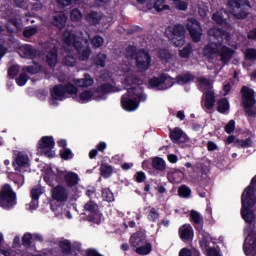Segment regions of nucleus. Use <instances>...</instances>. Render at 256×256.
I'll return each mask as SVG.
<instances>
[{"label": "nucleus", "instance_id": "nucleus-1", "mask_svg": "<svg viewBox=\"0 0 256 256\" xmlns=\"http://www.w3.org/2000/svg\"><path fill=\"white\" fill-rule=\"evenodd\" d=\"M208 37L217 42H210L204 47V56L208 59L213 58V55H219V51L223 43L231 42V33L217 27L208 29Z\"/></svg>", "mask_w": 256, "mask_h": 256}, {"label": "nucleus", "instance_id": "nucleus-2", "mask_svg": "<svg viewBox=\"0 0 256 256\" xmlns=\"http://www.w3.org/2000/svg\"><path fill=\"white\" fill-rule=\"evenodd\" d=\"M63 43L71 47L73 45L75 51L78 53L80 61H87L91 57V48L89 47V40L77 36L70 30L63 32Z\"/></svg>", "mask_w": 256, "mask_h": 256}, {"label": "nucleus", "instance_id": "nucleus-3", "mask_svg": "<svg viewBox=\"0 0 256 256\" xmlns=\"http://www.w3.org/2000/svg\"><path fill=\"white\" fill-rule=\"evenodd\" d=\"M77 93H79V88L71 82L64 85L57 84L50 91V105L57 107L59 105L58 101H64L65 95H77Z\"/></svg>", "mask_w": 256, "mask_h": 256}, {"label": "nucleus", "instance_id": "nucleus-4", "mask_svg": "<svg viewBox=\"0 0 256 256\" xmlns=\"http://www.w3.org/2000/svg\"><path fill=\"white\" fill-rule=\"evenodd\" d=\"M139 87H131L127 89V93L121 97V107L124 111H135L139 107L137 98L139 97L140 101H145V96L143 93H137Z\"/></svg>", "mask_w": 256, "mask_h": 256}, {"label": "nucleus", "instance_id": "nucleus-5", "mask_svg": "<svg viewBox=\"0 0 256 256\" xmlns=\"http://www.w3.org/2000/svg\"><path fill=\"white\" fill-rule=\"evenodd\" d=\"M17 205V193L13 191V188L9 184H4L0 188V207L5 211H11L15 209Z\"/></svg>", "mask_w": 256, "mask_h": 256}, {"label": "nucleus", "instance_id": "nucleus-6", "mask_svg": "<svg viewBox=\"0 0 256 256\" xmlns=\"http://www.w3.org/2000/svg\"><path fill=\"white\" fill-rule=\"evenodd\" d=\"M240 93L242 96V105L244 108V113H246L248 117H256L255 90L247 86H242Z\"/></svg>", "mask_w": 256, "mask_h": 256}, {"label": "nucleus", "instance_id": "nucleus-7", "mask_svg": "<svg viewBox=\"0 0 256 256\" xmlns=\"http://www.w3.org/2000/svg\"><path fill=\"white\" fill-rule=\"evenodd\" d=\"M227 5L235 19H247L249 10L251 9L249 1L243 2V0H228Z\"/></svg>", "mask_w": 256, "mask_h": 256}, {"label": "nucleus", "instance_id": "nucleus-8", "mask_svg": "<svg viewBox=\"0 0 256 256\" xmlns=\"http://www.w3.org/2000/svg\"><path fill=\"white\" fill-rule=\"evenodd\" d=\"M169 31L168 39L174 47H183L185 45V26L183 24H175L173 27L167 28Z\"/></svg>", "mask_w": 256, "mask_h": 256}, {"label": "nucleus", "instance_id": "nucleus-9", "mask_svg": "<svg viewBox=\"0 0 256 256\" xmlns=\"http://www.w3.org/2000/svg\"><path fill=\"white\" fill-rule=\"evenodd\" d=\"M198 83L207 89V92L204 93V107L211 111V109L215 107V92L211 91L213 89V84L210 79L205 77L198 78Z\"/></svg>", "mask_w": 256, "mask_h": 256}, {"label": "nucleus", "instance_id": "nucleus-10", "mask_svg": "<svg viewBox=\"0 0 256 256\" xmlns=\"http://www.w3.org/2000/svg\"><path fill=\"white\" fill-rule=\"evenodd\" d=\"M186 30L188 31L193 43H199L203 37V28L196 18H189L186 22Z\"/></svg>", "mask_w": 256, "mask_h": 256}, {"label": "nucleus", "instance_id": "nucleus-11", "mask_svg": "<svg viewBox=\"0 0 256 256\" xmlns=\"http://www.w3.org/2000/svg\"><path fill=\"white\" fill-rule=\"evenodd\" d=\"M152 168L148 169L151 177H165V171H167V162L162 157L156 156L152 158Z\"/></svg>", "mask_w": 256, "mask_h": 256}, {"label": "nucleus", "instance_id": "nucleus-12", "mask_svg": "<svg viewBox=\"0 0 256 256\" xmlns=\"http://www.w3.org/2000/svg\"><path fill=\"white\" fill-rule=\"evenodd\" d=\"M135 63L138 71L145 73V71H148L149 67H151V54L145 49H140L136 53Z\"/></svg>", "mask_w": 256, "mask_h": 256}, {"label": "nucleus", "instance_id": "nucleus-13", "mask_svg": "<svg viewBox=\"0 0 256 256\" xmlns=\"http://www.w3.org/2000/svg\"><path fill=\"white\" fill-rule=\"evenodd\" d=\"M241 203V217L245 221V223H248V225H252L256 219L255 211L252 210L253 207H249L247 206V204H245V197L243 195L241 196Z\"/></svg>", "mask_w": 256, "mask_h": 256}, {"label": "nucleus", "instance_id": "nucleus-14", "mask_svg": "<svg viewBox=\"0 0 256 256\" xmlns=\"http://www.w3.org/2000/svg\"><path fill=\"white\" fill-rule=\"evenodd\" d=\"M67 173V171L57 169L56 173L53 172L51 176H45L44 181L49 185V187H55V183L53 181H56L59 185H63V183H65Z\"/></svg>", "mask_w": 256, "mask_h": 256}, {"label": "nucleus", "instance_id": "nucleus-15", "mask_svg": "<svg viewBox=\"0 0 256 256\" xmlns=\"http://www.w3.org/2000/svg\"><path fill=\"white\" fill-rule=\"evenodd\" d=\"M52 189V199L57 201V203H67L69 199V193L67 192V188L65 186L58 184L56 187L53 186Z\"/></svg>", "mask_w": 256, "mask_h": 256}, {"label": "nucleus", "instance_id": "nucleus-16", "mask_svg": "<svg viewBox=\"0 0 256 256\" xmlns=\"http://www.w3.org/2000/svg\"><path fill=\"white\" fill-rule=\"evenodd\" d=\"M178 235L183 243H191L194 237L193 226L190 224L182 225L178 230Z\"/></svg>", "mask_w": 256, "mask_h": 256}, {"label": "nucleus", "instance_id": "nucleus-17", "mask_svg": "<svg viewBox=\"0 0 256 256\" xmlns=\"http://www.w3.org/2000/svg\"><path fill=\"white\" fill-rule=\"evenodd\" d=\"M255 182L256 179L252 178L251 184L247 186V188L242 193L245 199V205H247V207H255V198H253V196L255 195V187H253Z\"/></svg>", "mask_w": 256, "mask_h": 256}, {"label": "nucleus", "instance_id": "nucleus-18", "mask_svg": "<svg viewBox=\"0 0 256 256\" xmlns=\"http://www.w3.org/2000/svg\"><path fill=\"white\" fill-rule=\"evenodd\" d=\"M169 137L172 143H187L189 141V136L179 127L170 130Z\"/></svg>", "mask_w": 256, "mask_h": 256}, {"label": "nucleus", "instance_id": "nucleus-19", "mask_svg": "<svg viewBox=\"0 0 256 256\" xmlns=\"http://www.w3.org/2000/svg\"><path fill=\"white\" fill-rule=\"evenodd\" d=\"M57 61H59V47L54 45L46 54V63L48 67L53 68L57 66Z\"/></svg>", "mask_w": 256, "mask_h": 256}, {"label": "nucleus", "instance_id": "nucleus-20", "mask_svg": "<svg viewBox=\"0 0 256 256\" xmlns=\"http://www.w3.org/2000/svg\"><path fill=\"white\" fill-rule=\"evenodd\" d=\"M218 55L220 56V61L223 65H227L231 59H233V55H235V50L227 47V46H220V50Z\"/></svg>", "mask_w": 256, "mask_h": 256}, {"label": "nucleus", "instance_id": "nucleus-21", "mask_svg": "<svg viewBox=\"0 0 256 256\" xmlns=\"http://www.w3.org/2000/svg\"><path fill=\"white\" fill-rule=\"evenodd\" d=\"M45 149H55V139L53 136H43L37 143L38 151H45Z\"/></svg>", "mask_w": 256, "mask_h": 256}, {"label": "nucleus", "instance_id": "nucleus-22", "mask_svg": "<svg viewBox=\"0 0 256 256\" xmlns=\"http://www.w3.org/2000/svg\"><path fill=\"white\" fill-rule=\"evenodd\" d=\"M146 240H147V234H145V232H143V231H137L130 237L129 243H130L131 247H134V249H135V248L143 245Z\"/></svg>", "mask_w": 256, "mask_h": 256}, {"label": "nucleus", "instance_id": "nucleus-23", "mask_svg": "<svg viewBox=\"0 0 256 256\" xmlns=\"http://www.w3.org/2000/svg\"><path fill=\"white\" fill-rule=\"evenodd\" d=\"M95 93H99V96H96V101H101V99H107V93H113V85L110 83H104L95 88Z\"/></svg>", "mask_w": 256, "mask_h": 256}, {"label": "nucleus", "instance_id": "nucleus-24", "mask_svg": "<svg viewBox=\"0 0 256 256\" xmlns=\"http://www.w3.org/2000/svg\"><path fill=\"white\" fill-rule=\"evenodd\" d=\"M243 249L246 254L256 255V237L251 240V233L245 239Z\"/></svg>", "mask_w": 256, "mask_h": 256}, {"label": "nucleus", "instance_id": "nucleus-25", "mask_svg": "<svg viewBox=\"0 0 256 256\" xmlns=\"http://www.w3.org/2000/svg\"><path fill=\"white\" fill-rule=\"evenodd\" d=\"M64 184L69 189H73V187H77V185H79V175L75 172H68L66 174Z\"/></svg>", "mask_w": 256, "mask_h": 256}, {"label": "nucleus", "instance_id": "nucleus-26", "mask_svg": "<svg viewBox=\"0 0 256 256\" xmlns=\"http://www.w3.org/2000/svg\"><path fill=\"white\" fill-rule=\"evenodd\" d=\"M231 109V104L229 103V99L223 97L217 101V111L222 115H227L229 110Z\"/></svg>", "mask_w": 256, "mask_h": 256}, {"label": "nucleus", "instance_id": "nucleus-27", "mask_svg": "<svg viewBox=\"0 0 256 256\" xmlns=\"http://www.w3.org/2000/svg\"><path fill=\"white\" fill-rule=\"evenodd\" d=\"M198 240L201 249H208L211 244V234L206 231H200L198 233Z\"/></svg>", "mask_w": 256, "mask_h": 256}, {"label": "nucleus", "instance_id": "nucleus-28", "mask_svg": "<svg viewBox=\"0 0 256 256\" xmlns=\"http://www.w3.org/2000/svg\"><path fill=\"white\" fill-rule=\"evenodd\" d=\"M85 19L86 23L90 24V26H96L101 23V19H103V16L97 11H91L86 15Z\"/></svg>", "mask_w": 256, "mask_h": 256}, {"label": "nucleus", "instance_id": "nucleus-29", "mask_svg": "<svg viewBox=\"0 0 256 256\" xmlns=\"http://www.w3.org/2000/svg\"><path fill=\"white\" fill-rule=\"evenodd\" d=\"M58 247L62 255H73V245L68 239L61 240L58 243Z\"/></svg>", "mask_w": 256, "mask_h": 256}, {"label": "nucleus", "instance_id": "nucleus-30", "mask_svg": "<svg viewBox=\"0 0 256 256\" xmlns=\"http://www.w3.org/2000/svg\"><path fill=\"white\" fill-rule=\"evenodd\" d=\"M27 163H29V157L27 154L18 152L15 161L13 162V166L16 167V169H21V167H25Z\"/></svg>", "mask_w": 256, "mask_h": 256}, {"label": "nucleus", "instance_id": "nucleus-31", "mask_svg": "<svg viewBox=\"0 0 256 256\" xmlns=\"http://www.w3.org/2000/svg\"><path fill=\"white\" fill-rule=\"evenodd\" d=\"M191 81H195V75L191 74V72L179 74L176 77V83L178 85H187V83H191Z\"/></svg>", "mask_w": 256, "mask_h": 256}, {"label": "nucleus", "instance_id": "nucleus-32", "mask_svg": "<svg viewBox=\"0 0 256 256\" xmlns=\"http://www.w3.org/2000/svg\"><path fill=\"white\" fill-rule=\"evenodd\" d=\"M21 51L26 59H35L37 57V50L31 44L22 46Z\"/></svg>", "mask_w": 256, "mask_h": 256}, {"label": "nucleus", "instance_id": "nucleus-33", "mask_svg": "<svg viewBox=\"0 0 256 256\" xmlns=\"http://www.w3.org/2000/svg\"><path fill=\"white\" fill-rule=\"evenodd\" d=\"M74 83L77 87H91V85L94 83V80L91 75L86 73L82 79H76Z\"/></svg>", "mask_w": 256, "mask_h": 256}, {"label": "nucleus", "instance_id": "nucleus-34", "mask_svg": "<svg viewBox=\"0 0 256 256\" xmlns=\"http://www.w3.org/2000/svg\"><path fill=\"white\" fill-rule=\"evenodd\" d=\"M166 81L165 74H160L158 77H152L148 80V85L152 89H157V87H161Z\"/></svg>", "mask_w": 256, "mask_h": 256}, {"label": "nucleus", "instance_id": "nucleus-35", "mask_svg": "<svg viewBox=\"0 0 256 256\" xmlns=\"http://www.w3.org/2000/svg\"><path fill=\"white\" fill-rule=\"evenodd\" d=\"M53 23L58 29H65V25H67V16L63 13H58L54 15Z\"/></svg>", "mask_w": 256, "mask_h": 256}, {"label": "nucleus", "instance_id": "nucleus-36", "mask_svg": "<svg viewBox=\"0 0 256 256\" xmlns=\"http://www.w3.org/2000/svg\"><path fill=\"white\" fill-rule=\"evenodd\" d=\"M100 175L103 177V179H109L113 175V166L102 163L100 166Z\"/></svg>", "mask_w": 256, "mask_h": 256}, {"label": "nucleus", "instance_id": "nucleus-37", "mask_svg": "<svg viewBox=\"0 0 256 256\" xmlns=\"http://www.w3.org/2000/svg\"><path fill=\"white\" fill-rule=\"evenodd\" d=\"M84 211H87L88 213H91V215H99V205L96 204L95 201L89 200L84 205Z\"/></svg>", "mask_w": 256, "mask_h": 256}, {"label": "nucleus", "instance_id": "nucleus-38", "mask_svg": "<svg viewBox=\"0 0 256 256\" xmlns=\"http://www.w3.org/2000/svg\"><path fill=\"white\" fill-rule=\"evenodd\" d=\"M192 53L193 45H191V43H188L185 47L178 51L180 59H190Z\"/></svg>", "mask_w": 256, "mask_h": 256}, {"label": "nucleus", "instance_id": "nucleus-39", "mask_svg": "<svg viewBox=\"0 0 256 256\" xmlns=\"http://www.w3.org/2000/svg\"><path fill=\"white\" fill-rule=\"evenodd\" d=\"M77 63V56L73 53H68L66 56L62 59V64L66 67H75Z\"/></svg>", "mask_w": 256, "mask_h": 256}, {"label": "nucleus", "instance_id": "nucleus-40", "mask_svg": "<svg viewBox=\"0 0 256 256\" xmlns=\"http://www.w3.org/2000/svg\"><path fill=\"white\" fill-rule=\"evenodd\" d=\"M153 251V245L151 243H146L144 246H137L135 249V253L137 255H149Z\"/></svg>", "mask_w": 256, "mask_h": 256}, {"label": "nucleus", "instance_id": "nucleus-41", "mask_svg": "<svg viewBox=\"0 0 256 256\" xmlns=\"http://www.w3.org/2000/svg\"><path fill=\"white\" fill-rule=\"evenodd\" d=\"M107 63V54L105 53H98L95 58H94V65H96V67H105Z\"/></svg>", "mask_w": 256, "mask_h": 256}, {"label": "nucleus", "instance_id": "nucleus-42", "mask_svg": "<svg viewBox=\"0 0 256 256\" xmlns=\"http://www.w3.org/2000/svg\"><path fill=\"white\" fill-rule=\"evenodd\" d=\"M235 147L238 149H247L253 147V140L251 138H246L245 140L237 139L235 141Z\"/></svg>", "mask_w": 256, "mask_h": 256}, {"label": "nucleus", "instance_id": "nucleus-43", "mask_svg": "<svg viewBox=\"0 0 256 256\" xmlns=\"http://www.w3.org/2000/svg\"><path fill=\"white\" fill-rule=\"evenodd\" d=\"M101 194L103 201H106L107 203H113V201H115V194H113L111 189L103 188Z\"/></svg>", "mask_w": 256, "mask_h": 256}, {"label": "nucleus", "instance_id": "nucleus-44", "mask_svg": "<svg viewBox=\"0 0 256 256\" xmlns=\"http://www.w3.org/2000/svg\"><path fill=\"white\" fill-rule=\"evenodd\" d=\"M93 91L91 90H84L80 93L78 101L80 103H89L91 99H93Z\"/></svg>", "mask_w": 256, "mask_h": 256}, {"label": "nucleus", "instance_id": "nucleus-45", "mask_svg": "<svg viewBox=\"0 0 256 256\" xmlns=\"http://www.w3.org/2000/svg\"><path fill=\"white\" fill-rule=\"evenodd\" d=\"M23 71H27L30 75H37V73L41 71V66L39 65V62H33L32 65L25 66Z\"/></svg>", "mask_w": 256, "mask_h": 256}, {"label": "nucleus", "instance_id": "nucleus-46", "mask_svg": "<svg viewBox=\"0 0 256 256\" xmlns=\"http://www.w3.org/2000/svg\"><path fill=\"white\" fill-rule=\"evenodd\" d=\"M158 57L161 61H165L166 63H169V60L173 57L171 55V52H169V49L162 48L158 51Z\"/></svg>", "mask_w": 256, "mask_h": 256}, {"label": "nucleus", "instance_id": "nucleus-47", "mask_svg": "<svg viewBox=\"0 0 256 256\" xmlns=\"http://www.w3.org/2000/svg\"><path fill=\"white\" fill-rule=\"evenodd\" d=\"M33 243V234L27 232L22 236V246L25 249H31V245Z\"/></svg>", "mask_w": 256, "mask_h": 256}, {"label": "nucleus", "instance_id": "nucleus-48", "mask_svg": "<svg viewBox=\"0 0 256 256\" xmlns=\"http://www.w3.org/2000/svg\"><path fill=\"white\" fill-rule=\"evenodd\" d=\"M178 195L183 199H189V197H191V188H189L187 185L180 186L178 189Z\"/></svg>", "mask_w": 256, "mask_h": 256}, {"label": "nucleus", "instance_id": "nucleus-49", "mask_svg": "<svg viewBox=\"0 0 256 256\" xmlns=\"http://www.w3.org/2000/svg\"><path fill=\"white\" fill-rule=\"evenodd\" d=\"M59 155H60L61 159H63L64 161H69L70 159H73V157L75 156L73 154V151H71V149H69V148L61 149L59 151Z\"/></svg>", "mask_w": 256, "mask_h": 256}, {"label": "nucleus", "instance_id": "nucleus-50", "mask_svg": "<svg viewBox=\"0 0 256 256\" xmlns=\"http://www.w3.org/2000/svg\"><path fill=\"white\" fill-rule=\"evenodd\" d=\"M165 0H154V9H156L157 13H161V11H167L169 9V5L163 4Z\"/></svg>", "mask_w": 256, "mask_h": 256}, {"label": "nucleus", "instance_id": "nucleus-51", "mask_svg": "<svg viewBox=\"0 0 256 256\" xmlns=\"http://www.w3.org/2000/svg\"><path fill=\"white\" fill-rule=\"evenodd\" d=\"M165 81L163 83V86L159 88L160 91H165V89H170V87H173L175 85V79L171 76L165 74Z\"/></svg>", "mask_w": 256, "mask_h": 256}, {"label": "nucleus", "instance_id": "nucleus-52", "mask_svg": "<svg viewBox=\"0 0 256 256\" xmlns=\"http://www.w3.org/2000/svg\"><path fill=\"white\" fill-rule=\"evenodd\" d=\"M124 83L128 86L131 85H139V83H141V78L135 76V75H128L125 79H124Z\"/></svg>", "mask_w": 256, "mask_h": 256}, {"label": "nucleus", "instance_id": "nucleus-53", "mask_svg": "<svg viewBox=\"0 0 256 256\" xmlns=\"http://www.w3.org/2000/svg\"><path fill=\"white\" fill-rule=\"evenodd\" d=\"M70 19L74 23H79V21H81V19H83V13H81L79 11V9H77V8L72 9V11L70 13Z\"/></svg>", "mask_w": 256, "mask_h": 256}, {"label": "nucleus", "instance_id": "nucleus-54", "mask_svg": "<svg viewBox=\"0 0 256 256\" xmlns=\"http://www.w3.org/2000/svg\"><path fill=\"white\" fill-rule=\"evenodd\" d=\"M31 77L27 75L26 73H21L18 78H16V84L18 87H24V85H27V81H29Z\"/></svg>", "mask_w": 256, "mask_h": 256}, {"label": "nucleus", "instance_id": "nucleus-55", "mask_svg": "<svg viewBox=\"0 0 256 256\" xmlns=\"http://www.w3.org/2000/svg\"><path fill=\"white\" fill-rule=\"evenodd\" d=\"M147 219L148 221H150V223L157 222V219H159V212H157V209H155V207L150 208Z\"/></svg>", "mask_w": 256, "mask_h": 256}, {"label": "nucleus", "instance_id": "nucleus-56", "mask_svg": "<svg viewBox=\"0 0 256 256\" xmlns=\"http://www.w3.org/2000/svg\"><path fill=\"white\" fill-rule=\"evenodd\" d=\"M246 61H256V49L255 48H248L244 54Z\"/></svg>", "mask_w": 256, "mask_h": 256}, {"label": "nucleus", "instance_id": "nucleus-57", "mask_svg": "<svg viewBox=\"0 0 256 256\" xmlns=\"http://www.w3.org/2000/svg\"><path fill=\"white\" fill-rule=\"evenodd\" d=\"M92 46L94 49H99V47H103V43H105V40L103 37L96 35L91 40Z\"/></svg>", "mask_w": 256, "mask_h": 256}, {"label": "nucleus", "instance_id": "nucleus-58", "mask_svg": "<svg viewBox=\"0 0 256 256\" xmlns=\"http://www.w3.org/2000/svg\"><path fill=\"white\" fill-rule=\"evenodd\" d=\"M37 28L36 27H28L25 28L23 31V37L26 39H31L34 35H37Z\"/></svg>", "mask_w": 256, "mask_h": 256}, {"label": "nucleus", "instance_id": "nucleus-59", "mask_svg": "<svg viewBox=\"0 0 256 256\" xmlns=\"http://www.w3.org/2000/svg\"><path fill=\"white\" fill-rule=\"evenodd\" d=\"M19 75V66L12 65L8 68V79H14Z\"/></svg>", "mask_w": 256, "mask_h": 256}, {"label": "nucleus", "instance_id": "nucleus-60", "mask_svg": "<svg viewBox=\"0 0 256 256\" xmlns=\"http://www.w3.org/2000/svg\"><path fill=\"white\" fill-rule=\"evenodd\" d=\"M212 19H213V21H215V23H217V25H227V19H225L222 16V14L214 13L212 15Z\"/></svg>", "mask_w": 256, "mask_h": 256}, {"label": "nucleus", "instance_id": "nucleus-61", "mask_svg": "<svg viewBox=\"0 0 256 256\" xmlns=\"http://www.w3.org/2000/svg\"><path fill=\"white\" fill-rule=\"evenodd\" d=\"M126 55L127 57H130L131 59L137 58V47L134 45H129L126 47Z\"/></svg>", "mask_w": 256, "mask_h": 256}, {"label": "nucleus", "instance_id": "nucleus-62", "mask_svg": "<svg viewBox=\"0 0 256 256\" xmlns=\"http://www.w3.org/2000/svg\"><path fill=\"white\" fill-rule=\"evenodd\" d=\"M136 183H144V181L147 179V175H145V172L138 171L134 175Z\"/></svg>", "mask_w": 256, "mask_h": 256}, {"label": "nucleus", "instance_id": "nucleus-63", "mask_svg": "<svg viewBox=\"0 0 256 256\" xmlns=\"http://www.w3.org/2000/svg\"><path fill=\"white\" fill-rule=\"evenodd\" d=\"M190 218H191V221H193L194 223H201V214H199V212L195 211V210H192L190 212Z\"/></svg>", "mask_w": 256, "mask_h": 256}, {"label": "nucleus", "instance_id": "nucleus-64", "mask_svg": "<svg viewBox=\"0 0 256 256\" xmlns=\"http://www.w3.org/2000/svg\"><path fill=\"white\" fill-rule=\"evenodd\" d=\"M225 131L228 133V135H231L235 131V120H230L226 126Z\"/></svg>", "mask_w": 256, "mask_h": 256}]
</instances>
